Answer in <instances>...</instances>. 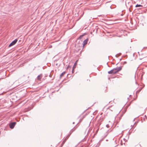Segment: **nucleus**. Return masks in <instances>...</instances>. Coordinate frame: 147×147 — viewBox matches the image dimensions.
<instances>
[{
	"mask_svg": "<svg viewBox=\"0 0 147 147\" xmlns=\"http://www.w3.org/2000/svg\"><path fill=\"white\" fill-rule=\"evenodd\" d=\"M88 39V38L85 39L83 42V44L81 43L80 41H76L75 45V49H74V53L78 57L81 55L82 50L85 45L87 43Z\"/></svg>",
	"mask_w": 147,
	"mask_h": 147,
	"instance_id": "obj_1",
	"label": "nucleus"
},
{
	"mask_svg": "<svg viewBox=\"0 0 147 147\" xmlns=\"http://www.w3.org/2000/svg\"><path fill=\"white\" fill-rule=\"evenodd\" d=\"M122 67L121 66L119 67L115 68L108 71L109 74H115L118 73L119 71L121 70Z\"/></svg>",
	"mask_w": 147,
	"mask_h": 147,
	"instance_id": "obj_2",
	"label": "nucleus"
},
{
	"mask_svg": "<svg viewBox=\"0 0 147 147\" xmlns=\"http://www.w3.org/2000/svg\"><path fill=\"white\" fill-rule=\"evenodd\" d=\"M17 41L18 40L17 39H15L10 44L9 46V47H10L14 45L17 42Z\"/></svg>",
	"mask_w": 147,
	"mask_h": 147,
	"instance_id": "obj_3",
	"label": "nucleus"
},
{
	"mask_svg": "<svg viewBox=\"0 0 147 147\" xmlns=\"http://www.w3.org/2000/svg\"><path fill=\"white\" fill-rule=\"evenodd\" d=\"M76 13L75 14V16H74V18L75 17H77L79 15V13L80 12V11H79V8H77L76 9Z\"/></svg>",
	"mask_w": 147,
	"mask_h": 147,
	"instance_id": "obj_4",
	"label": "nucleus"
},
{
	"mask_svg": "<svg viewBox=\"0 0 147 147\" xmlns=\"http://www.w3.org/2000/svg\"><path fill=\"white\" fill-rule=\"evenodd\" d=\"M16 124V123L15 122H13L12 123H10L9 124V127L11 129H13Z\"/></svg>",
	"mask_w": 147,
	"mask_h": 147,
	"instance_id": "obj_5",
	"label": "nucleus"
},
{
	"mask_svg": "<svg viewBox=\"0 0 147 147\" xmlns=\"http://www.w3.org/2000/svg\"><path fill=\"white\" fill-rule=\"evenodd\" d=\"M86 34V33H84L83 34L80 35L79 37V39H78L76 40V41H77V42H78V41H80V39H81L82 38V37L85 35V34Z\"/></svg>",
	"mask_w": 147,
	"mask_h": 147,
	"instance_id": "obj_6",
	"label": "nucleus"
},
{
	"mask_svg": "<svg viewBox=\"0 0 147 147\" xmlns=\"http://www.w3.org/2000/svg\"><path fill=\"white\" fill-rule=\"evenodd\" d=\"M131 132H129V131L128 132V134H127V135H128V137H127V139L125 138H124L123 139V140L125 142H127V140L129 139V135H130L131 134Z\"/></svg>",
	"mask_w": 147,
	"mask_h": 147,
	"instance_id": "obj_7",
	"label": "nucleus"
},
{
	"mask_svg": "<svg viewBox=\"0 0 147 147\" xmlns=\"http://www.w3.org/2000/svg\"><path fill=\"white\" fill-rule=\"evenodd\" d=\"M79 123H79V122L76 124V125H75V126H74V131L76 130L79 126L80 125Z\"/></svg>",
	"mask_w": 147,
	"mask_h": 147,
	"instance_id": "obj_8",
	"label": "nucleus"
},
{
	"mask_svg": "<svg viewBox=\"0 0 147 147\" xmlns=\"http://www.w3.org/2000/svg\"><path fill=\"white\" fill-rule=\"evenodd\" d=\"M85 117V115H83L82 117L80 119L79 123H81L83 120V119Z\"/></svg>",
	"mask_w": 147,
	"mask_h": 147,
	"instance_id": "obj_9",
	"label": "nucleus"
},
{
	"mask_svg": "<svg viewBox=\"0 0 147 147\" xmlns=\"http://www.w3.org/2000/svg\"><path fill=\"white\" fill-rule=\"evenodd\" d=\"M42 77V75L40 74L39 75H38L37 77V79L38 80H40L41 78Z\"/></svg>",
	"mask_w": 147,
	"mask_h": 147,
	"instance_id": "obj_10",
	"label": "nucleus"
},
{
	"mask_svg": "<svg viewBox=\"0 0 147 147\" xmlns=\"http://www.w3.org/2000/svg\"><path fill=\"white\" fill-rule=\"evenodd\" d=\"M78 59L76 60L75 62L74 63V69L76 68V65H77V63L78 62Z\"/></svg>",
	"mask_w": 147,
	"mask_h": 147,
	"instance_id": "obj_11",
	"label": "nucleus"
},
{
	"mask_svg": "<svg viewBox=\"0 0 147 147\" xmlns=\"http://www.w3.org/2000/svg\"><path fill=\"white\" fill-rule=\"evenodd\" d=\"M143 7V6L141 5L138 4H137L135 6V7Z\"/></svg>",
	"mask_w": 147,
	"mask_h": 147,
	"instance_id": "obj_12",
	"label": "nucleus"
},
{
	"mask_svg": "<svg viewBox=\"0 0 147 147\" xmlns=\"http://www.w3.org/2000/svg\"><path fill=\"white\" fill-rule=\"evenodd\" d=\"M83 13L76 20V21H78L79 20H80L81 18L82 17V16L83 15Z\"/></svg>",
	"mask_w": 147,
	"mask_h": 147,
	"instance_id": "obj_13",
	"label": "nucleus"
},
{
	"mask_svg": "<svg viewBox=\"0 0 147 147\" xmlns=\"http://www.w3.org/2000/svg\"><path fill=\"white\" fill-rule=\"evenodd\" d=\"M68 139V137H67L62 142V144H64L66 140Z\"/></svg>",
	"mask_w": 147,
	"mask_h": 147,
	"instance_id": "obj_14",
	"label": "nucleus"
},
{
	"mask_svg": "<svg viewBox=\"0 0 147 147\" xmlns=\"http://www.w3.org/2000/svg\"><path fill=\"white\" fill-rule=\"evenodd\" d=\"M65 73V71H64L63 72H62L61 74L60 75V77L61 78V77L62 76H63V75H64V74Z\"/></svg>",
	"mask_w": 147,
	"mask_h": 147,
	"instance_id": "obj_15",
	"label": "nucleus"
},
{
	"mask_svg": "<svg viewBox=\"0 0 147 147\" xmlns=\"http://www.w3.org/2000/svg\"><path fill=\"white\" fill-rule=\"evenodd\" d=\"M133 7L132 5H131L130 6V7L129 8V11L130 12H131V8Z\"/></svg>",
	"mask_w": 147,
	"mask_h": 147,
	"instance_id": "obj_16",
	"label": "nucleus"
},
{
	"mask_svg": "<svg viewBox=\"0 0 147 147\" xmlns=\"http://www.w3.org/2000/svg\"><path fill=\"white\" fill-rule=\"evenodd\" d=\"M103 120V119L102 118H100L99 120H98L99 122L100 121V122H102Z\"/></svg>",
	"mask_w": 147,
	"mask_h": 147,
	"instance_id": "obj_17",
	"label": "nucleus"
},
{
	"mask_svg": "<svg viewBox=\"0 0 147 147\" xmlns=\"http://www.w3.org/2000/svg\"><path fill=\"white\" fill-rule=\"evenodd\" d=\"M89 108H88V109H86V110H85L81 114V115L83 114Z\"/></svg>",
	"mask_w": 147,
	"mask_h": 147,
	"instance_id": "obj_18",
	"label": "nucleus"
},
{
	"mask_svg": "<svg viewBox=\"0 0 147 147\" xmlns=\"http://www.w3.org/2000/svg\"><path fill=\"white\" fill-rule=\"evenodd\" d=\"M141 90H137L136 92V93H139L141 91Z\"/></svg>",
	"mask_w": 147,
	"mask_h": 147,
	"instance_id": "obj_19",
	"label": "nucleus"
},
{
	"mask_svg": "<svg viewBox=\"0 0 147 147\" xmlns=\"http://www.w3.org/2000/svg\"><path fill=\"white\" fill-rule=\"evenodd\" d=\"M109 124H107L106 125V127L108 128H109Z\"/></svg>",
	"mask_w": 147,
	"mask_h": 147,
	"instance_id": "obj_20",
	"label": "nucleus"
},
{
	"mask_svg": "<svg viewBox=\"0 0 147 147\" xmlns=\"http://www.w3.org/2000/svg\"><path fill=\"white\" fill-rule=\"evenodd\" d=\"M72 72L73 73L74 72V66L72 67Z\"/></svg>",
	"mask_w": 147,
	"mask_h": 147,
	"instance_id": "obj_21",
	"label": "nucleus"
},
{
	"mask_svg": "<svg viewBox=\"0 0 147 147\" xmlns=\"http://www.w3.org/2000/svg\"><path fill=\"white\" fill-rule=\"evenodd\" d=\"M99 128H98L96 130V133H97L98 132V131L99 130Z\"/></svg>",
	"mask_w": 147,
	"mask_h": 147,
	"instance_id": "obj_22",
	"label": "nucleus"
},
{
	"mask_svg": "<svg viewBox=\"0 0 147 147\" xmlns=\"http://www.w3.org/2000/svg\"><path fill=\"white\" fill-rule=\"evenodd\" d=\"M107 134H106L105 135L104 137V138H106L107 137Z\"/></svg>",
	"mask_w": 147,
	"mask_h": 147,
	"instance_id": "obj_23",
	"label": "nucleus"
},
{
	"mask_svg": "<svg viewBox=\"0 0 147 147\" xmlns=\"http://www.w3.org/2000/svg\"><path fill=\"white\" fill-rule=\"evenodd\" d=\"M117 54L119 55H121V53H119V54Z\"/></svg>",
	"mask_w": 147,
	"mask_h": 147,
	"instance_id": "obj_24",
	"label": "nucleus"
},
{
	"mask_svg": "<svg viewBox=\"0 0 147 147\" xmlns=\"http://www.w3.org/2000/svg\"><path fill=\"white\" fill-rule=\"evenodd\" d=\"M126 63H127V62L126 61H124V64H126Z\"/></svg>",
	"mask_w": 147,
	"mask_h": 147,
	"instance_id": "obj_25",
	"label": "nucleus"
},
{
	"mask_svg": "<svg viewBox=\"0 0 147 147\" xmlns=\"http://www.w3.org/2000/svg\"><path fill=\"white\" fill-rule=\"evenodd\" d=\"M144 116H145V117L146 119H147V117H146V115H145Z\"/></svg>",
	"mask_w": 147,
	"mask_h": 147,
	"instance_id": "obj_26",
	"label": "nucleus"
},
{
	"mask_svg": "<svg viewBox=\"0 0 147 147\" xmlns=\"http://www.w3.org/2000/svg\"><path fill=\"white\" fill-rule=\"evenodd\" d=\"M88 114L87 113H86L85 115H85V117L86 116V115H87Z\"/></svg>",
	"mask_w": 147,
	"mask_h": 147,
	"instance_id": "obj_27",
	"label": "nucleus"
},
{
	"mask_svg": "<svg viewBox=\"0 0 147 147\" xmlns=\"http://www.w3.org/2000/svg\"><path fill=\"white\" fill-rule=\"evenodd\" d=\"M118 55V54H116V55H115V57H117V55Z\"/></svg>",
	"mask_w": 147,
	"mask_h": 147,
	"instance_id": "obj_28",
	"label": "nucleus"
},
{
	"mask_svg": "<svg viewBox=\"0 0 147 147\" xmlns=\"http://www.w3.org/2000/svg\"><path fill=\"white\" fill-rule=\"evenodd\" d=\"M133 56L134 57V56H135V53H133Z\"/></svg>",
	"mask_w": 147,
	"mask_h": 147,
	"instance_id": "obj_29",
	"label": "nucleus"
},
{
	"mask_svg": "<svg viewBox=\"0 0 147 147\" xmlns=\"http://www.w3.org/2000/svg\"><path fill=\"white\" fill-rule=\"evenodd\" d=\"M122 141V140H121V142ZM121 145H123V144H122L121 142Z\"/></svg>",
	"mask_w": 147,
	"mask_h": 147,
	"instance_id": "obj_30",
	"label": "nucleus"
},
{
	"mask_svg": "<svg viewBox=\"0 0 147 147\" xmlns=\"http://www.w3.org/2000/svg\"><path fill=\"white\" fill-rule=\"evenodd\" d=\"M143 48H147V47H144Z\"/></svg>",
	"mask_w": 147,
	"mask_h": 147,
	"instance_id": "obj_31",
	"label": "nucleus"
},
{
	"mask_svg": "<svg viewBox=\"0 0 147 147\" xmlns=\"http://www.w3.org/2000/svg\"><path fill=\"white\" fill-rule=\"evenodd\" d=\"M122 60V58H121L120 59V61Z\"/></svg>",
	"mask_w": 147,
	"mask_h": 147,
	"instance_id": "obj_32",
	"label": "nucleus"
},
{
	"mask_svg": "<svg viewBox=\"0 0 147 147\" xmlns=\"http://www.w3.org/2000/svg\"><path fill=\"white\" fill-rule=\"evenodd\" d=\"M107 64L108 65V67H109V66L108 65V63H107Z\"/></svg>",
	"mask_w": 147,
	"mask_h": 147,
	"instance_id": "obj_33",
	"label": "nucleus"
},
{
	"mask_svg": "<svg viewBox=\"0 0 147 147\" xmlns=\"http://www.w3.org/2000/svg\"><path fill=\"white\" fill-rule=\"evenodd\" d=\"M119 63V62L118 63L116 64V65H117L118 64V63Z\"/></svg>",
	"mask_w": 147,
	"mask_h": 147,
	"instance_id": "obj_34",
	"label": "nucleus"
},
{
	"mask_svg": "<svg viewBox=\"0 0 147 147\" xmlns=\"http://www.w3.org/2000/svg\"><path fill=\"white\" fill-rule=\"evenodd\" d=\"M108 79L109 80L110 79V78H108Z\"/></svg>",
	"mask_w": 147,
	"mask_h": 147,
	"instance_id": "obj_35",
	"label": "nucleus"
},
{
	"mask_svg": "<svg viewBox=\"0 0 147 147\" xmlns=\"http://www.w3.org/2000/svg\"><path fill=\"white\" fill-rule=\"evenodd\" d=\"M136 84H137V82H136Z\"/></svg>",
	"mask_w": 147,
	"mask_h": 147,
	"instance_id": "obj_36",
	"label": "nucleus"
},
{
	"mask_svg": "<svg viewBox=\"0 0 147 147\" xmlns=\"http://www.w3.org/2000/svg\"><path fill=\"white\" fill-rule=\"evenodd\" d=\"M81 115H80L78 117V118Z\"/></svg>",
	"mask_w": 147,
	"mask_h": 147,
	"instance_id": "obj_37",
	"label": "nucleus"
},
{
	"mask_svg": "<svg viewBox=\"0 0 147 147\" xmlns=\"http://www.w3.org/2000/svg\"><path fill=\"white\" fill-rule=\"evenodd\" d=\"M69 136H69H67V137H68V138Z\"/></svg>",
	"mask_w": 147,
	"mask_h": 147,
	"instance_id": "obj_38",
	"label": "nucleus"
},
{
	"mask_svg": "<svg viewBox=\"0 0 147 147\" xmlns=\"http://www.w3.org/2000/svg\"><path fill=\"white\" fill-rule=\"evenodd\" d=\"M108 131V130L107 131V132Z\"/></svg>",
	"mask_w": 147,
	"mask_h": 147,
	"instance_id": "obj_39",
	"label": "nucleus"
},
{
	"mask_svg": "<svg viewBox=\"0 0 147 147\" xmlns=\"http://www.w3.org/2000/svg\"><path fill=\"white\" fill-rule=\"evenodd\" d=\"M121 15L122 16H123V14H121Z\"/></svg>",
	"mask_w": 147,
	"mask_h": 147,
	"instance_id": "obj_40",
	"label": "nucleus"
},
{
	"mask_svg": "<svg viewBox=\"0 0 147 147\" xmlns=\"http://www.w3.org/2000/svg\"><path fill=\"white\" fill-rule=\"evenodd\" d=\"M77 146H76L75 147H76Z\"/></svg>",
	"mask_w": 147,
	"mask_h": 147,
	"instance_id": "obj_41",
	"label": "nucleus"
}]
</instances>
